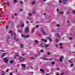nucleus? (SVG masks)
<instances>
[{"label":"nucleus","instance_id":"obj_31","mask_svg":"<svg viewBox=\"0 0 75 75\" xmlns=\"http://www.w3.org/2000/svg\"><path fill=\"white\" fill-rule=\"evenodd\" d=\"M56 42H57L58 41V39H56L55 40Z\"/></svg>","mask_w":75,"mask_h":75},{"label":"nucleus","instance_id":"obj_7","mask_svg":"<svg viewBox=\"0 0 75 75\" xmlns=\"http://www.w3.org/2000/svg\"><path fill=\"white\" fill-rule=\"evenodd\" d=\"M13 34L14 35V36H15L14 39H15V40H16L17 41H18L19 40L18 39L16 38V33H13Z\"/></svg>","mask_w":75,"mask_h":75},{"label":"nucleus","instance_id":"obj_40","mask_svg":"<svg viewBox=\"0 0 75 75\" xmlns=\"http://www.w3.org/2000/svg\"><path fill=\"white\" fill-rule=\"evenodd\" d=\"M22 55L23 56H25V54H22Z\"/></svg>","mask_w":75,"mask_h":75},{"label":"nucleus","instance_id":"obj_47","mask_svg":"<svg viewBox=\"0 0 75 75\" xmlns=\"http://www.w3.org/2000/svg\"><path fill=\"white\" fill-rule=\"evenodd\" d=\"M70 66L71 67H73V64H71Z\"/></svg>","mask_w":75,"mask_h":75},{"label":"nucleus","instance_id":"obj_28","mask_svg":"<svg viewBox=\"0 0 75 75\" xmlns=\"http://www.w3.org/2000/svg\"><path fill=\"white\" fill-rule=\"evenodd\" d=\"M35 41L36 42V43H38V42H38V40H35Z\"/></svg>","mask_w":75,"mask_h":75},{"label":"nucleus","instance_id":"obj_39","mask_svg":"<svg viewBox=\"0 0 75 75\" xmlns=\"http://www.w3.org/2000/svg\"><path fill=\"white\" fill-rule=\"evenodd\" d=\"M69 61L70 62V63H72V62L71 60H69Z\"/></svg>","mask_w":75,"mask_h":75},{"label":"nucleus","instance_id":"obj_56","mask_svg":"<svg viewBox=\"0 0 75 75\" xmlns=\"http://www.w3.org/2000/svg\"><path fill=\"white\" fill-rule=\"evenodd\" d=\"M19 26H20V25H18L17 26V27H19Z\"/></svg>","mask_w":75,"mask_h":75},{"label":"nucleus","instance_id":"obj_42","mask_svg":"<svg viewBox=\"0 0 75 75\" xmlns=\"http://www.w3.org/2000/svg\"><path fill=\"white\" fill-rule=\"evenodd\" d=\"M42 41H45V40H44V39H42Z\"/></svg>","mask_w":75,"mask_h":75},{"label":"nucleus","instance_id":"obj_25","mask_svg":"<svg viewBox=\"0 0 75 75\" xmlns=\"http://www.w3.org/2000/svg\"><path fill=\"white\" fill-rule=\"evenodd\" d=\"M6 4H7L8 6H10V4H9V2H7L6 3Z\"/></svg>","mask_w":75,"mask_h":75},{"label":"nucleus","instance_id":"obj_41","mask_svg":"<svg viewBox=\"0 0 75 75\" xmlns=\"http://www.w3.org/2000/svg\"><path fill=\"white\" fill-rule=\"evenodd\" d=\"M52 64H55V62H52Z\"/></svg>","mask_w":75,"mask_h":75},{"label":"nucleus","instance_id":"obj_2","mask_svg":"<svg viewBox=\"0 0 75 75\" xmlns=\"http://www.w3.org/2000/svg\"><path fill=\"white\" fill-rule=\"evenodd\" d=\"M3 60L6 63H7L8 62V59L7 57L4 58Z\"/></svg>","mask_w":75,"mask_h":75},{"label":"nucleus","instance_id":"obj_26","mask_svg":"<svg viewBox=\"0 0 75 75\" xmlns=\"http://www.w3.org/2000/svg\"><path fill=\"white\" fill-rule=\"evenodd\" d=\"M9 33H12V35H13V33L12 32V31H10V32H9Z\"/></svg>","mask_w":75,"mask_h":75},{"label":"nucleus","instance_id":"obj_21","mask_svg":"<svg viewBox=\"0 0 75 75\" xmlns=\"http://www.w3.org/2000/svg\"><path fill=\"white\" fill-rule=\"evenodd\" d=\"M40 71H42V72H43V73H44V70H42V69H41L40 70Z\"/></svg>","mask_w":75,"mask_h":75},{"label":"nucleus","instance_id":"obj_52","mask_svg":"<svg viewBox=\"0 0 75 75\" xmlns=\"http://www.w3.org/2000/svg\"><path fill=\"white\" fill-rule=\"evenodd\" d=\"M4 55H2V58H3V57H4Z\"/></svg>","mask_w":75,"mask_h":75},{"label":"nucleus","instance_id":"obj_8","mask_svg":"<svg viewBox=\"0 0 75 75\" xmlns=\"http://www.w3.org/2000/svg\"><path fill=\"white\" fill-rule=\"evenodd\" d=\"M68 0H65L64 1V0H60L59 1V3H62V2H65L66 1H67Z\"/></svg>","mask_w":75,"mask_h":75},{"label":"nucleus","instance_id":"obj_34","mask_svg":"<svg viewBox=\"0 0 75 75\" xmlns=\"http://www.w3.org/2000/svg\"><path fill=\"white\" fill-rule=\"evenodd\" d=\"M26 23L27 24H28V23H29V22L28 21H26Z\"/></svg>","mask_w":75,"mask_h":75},{"label":"nucleus","instance_id":"obj_43","mask_svg":"<svg viewBox=\"0 0 75 75\" xmlns=\"http://www.w3.org/2000/svg\"><path fill=\"white\" fill-rule=\"evenodd\" d=\"M29 16H31V13H29Z\"/></svg>","mask_w":75,"mask_h":75},{"label":"nucleus","instance_id":"obj_10","mask_svg":"<svg viewBox=\"0 0 75 75\" xmlns=\"http://www.w3.org/2000/svg\"><path fill=\"white\" fill-rule=\"evenodd\" d=\"M13 62H14V60H11L9 62L10 64H13Z\"/></svg>","mask_w":75,"mask_h":75},{"label":"nucleus","instance_id":"obj_16","mask_svg":"<svg viewBox=\"0 0 75 75\" xmlns=\"http://www.w3.org/2000/svg\"><path fill=\"white\" fill-rule=\"evenodd\" d=\"M47 54L48 55H50L51 54V53H50L49 52H47Z\"/></svg>","mask_w":75,"mask_h":75},{"label":"nucleus","instance_id":"obj_59","mask_svg":"<svg viewBox=\"0 0 75 75\" xmlns=\"http://www.w3.org/2000/svg\"><path fill=\"white\" fill-rule=\"evenodd\" d=\"M57 11H59V9H57Z\"/></svg>","mask_w":75,"mask_h":75},{"label":"nucleus","instance_id":"obj_53","mask_svg":"<svg viewBox=\"0 0 75 75\" xmlns=\"http://www.w3.org/2000/svg\"><path fill=\"white\" fill-rule=\"evenodd\" d=\"M3 4H6V3L5 2H3Z\"/></svg>","mask_w":75,"mask_h":75},{"label":"nucleus","instance_id":"obj_38","mask_svg":"<svg viewBox=\"0 0 75 75\" xmlns=\"http://www.w3.org/2000/svg\"><path fill=\"white\" fill-rule=\"evenodd\" d=\"M70 40H73V38H69Z\"/></svg>","mask_w":75,"mask_h":75},{"label":"nucleus","instance_id":"obj_36","mask_svg":"<svg viewBox=\"0 0 75 75\" xmlns=\"http://www.w3.org/2000/svg\"><path fill=\"white\" fill-rule=\"evenodd\" d=\"M20 11H23V10L22 9H21L20 10Z\"/></svg>","mask_w":75,"mask_h":75},{"label":"nucleus","instance_id":"obj_11","mask_svg":"<svg viewBox=\"0 0 75 75\" xmlns=\"http://www.w3.org/2000/svg\"><path fill=\"white\" fill-rule=\"evenodd\" d=\"M56 36H57L59 38L60 37V34H59V33H57L56 34Z\"/></svg>","mask_w":75,"mask_h":75},{"label":"nucleus","instance_id":"obj_48","mask_svg":"<svg viewBox=\"0 0 75 75\" xmlns=\"http://www.w3.org/2000/svg\"><path fill=\"white\" fill-rule=\"evenodd\" d=\"M21 4H23V2L22 1H21Z\"/></svg>","mask_w":75,"mask_h":75},{"label":"nucleus","instance_id":"obj_9","mask_svg":"<svg viewBox=\"0 0 75 75\" xmlns=\"http://www.w3.org/2000/svg\"><path fill=\"white\" fill-rule=\"evenodd\" d=\"M63 59V57H61V58H60L59 60V61L60 62H62V61L63 60V59Z\"/></svg>","mask_w":75,"mask_h":75},{"label":"nucleus","instance_id":"obj_6","mask_svg":"<svg viewBox=\"0 0 75 75\" xmlns=\"http://www.w3.org/2000/svg\"><path fill=\"white\" fill-rule=\"evenodd\" d=\"M21 65L22 67V68H23V69H24V68H25L26 67L25 64H21Z\"/></svg>","mask_w":75,"mask_h":75},{"label":"nucleus","instance_id":"obj_58","mask_svg":"<svg viewBox=\"0 0 75 75\" xmlns=\"http://www.w3.org/2000/svg\"><path fill=\"white\" fill-rule=\"evenodd\" d=\"M56 47H58V45H56Z\"/></svg>","mask_w":75,"mask_h":75},{"label":"nucleus","instance_id":"obj_3","mask_svg":"<svg viewBox=\"0 0 75 75\" xmlns=\"http://www.w3.org/2000/svg\"><path fill=\"white\" fill-rule=\"evenodd\" d=\"M29 29V28L28 27H26L25 29V33H28V32Z\"/></svg>","mask_w":75,"mask_h":75},{"label":"nucleus","instance_id":"obj_60","mask_svg":"<svg viewBox=\"0 0 75 75\" xmlns=\"http://www.w3.org/2000/svg\"><path fill=\"white\" fill-rule=\"evenodd\" d=\"M41 44H39V46H41Z\"/></svg>","mask_w":75,"mask_h":75},{"label":"nucleus","instance_id":"obj_24","mask_svg":"<svg viewBox=\"0 0 75 75\" xmlns=\"http://www.w3.org/2000/svg\"><path fill=\"white\" fill-rule=\"evenodd\" d=\"M24 23H22V27H24Z\"/></svg>","mask_w":75,"mask_h":75},{"label":"nucleus","instance_id":"obj_14","mask_svg":"<svg viewBox=\"0 0 75 75\" xmlns=\"http://www.w3.org/2000/svg\"><path fill=\"white\" fill-rule=\"evenodd\" d=\"M19 55L18 54L16 53V55H15V56L14 57V58H16V57H17V56H18Z\"/></svg>","mask_w":75,"mask_h":75},{"label":"nucleus","instance_id":"obj_17","mask_svg":"<svg viewBox=\"0 0 75 75\" xmlns=\"http://www.w3.org/2000/svg\"><path fill=\"white\" fill-rule=\"evenodd\" d=\"M8 28H9V25H6V29H8Z\"/></svg>","mask_w":75,"mask_h":75},{"label":"nucleus","instance_id":"obj_51","mask_svg":"<svg viewBox=\"0 0 75 75\" xmlns=\"http://www.w3.org/2000/svg\"><path fill=\"white\" fill-rule=\"evenodd\" d=\"M31 59H34V58L33 57H31Z\"/></svg>","mask_w":75,"mask_h":75},{"label":"nucleus","instance_id":"obj_63","mask_svg":"<svg viewBox=\"0 0 75 75\" xmlns=\"http://www.w3.org/2000/svg\"><path fill=\"white\" fill-rule=\"evenodd\" d=\"M31 68H33V67L32 66L31 67Z\"/></svg>","mask_w":75,"mask_h":75},{"label":"nucleus","instance_id":"obj_62","mask_svg":"<svg viewBox=\"0 0 75 75\" xmlns=\"http://www.w3.org/2000/svg\"><path fill=\"white\" fill-rule=\"evenodd\" d=\"M12 18L13 19L14 18V17L13 16H12Z\"/></svg>","mask_w":75,"mask_h":75},{"label":"nucleus","instance_id":"obj_54","mask_svg":"<svg viewBox=\"0 0 75 75\" xmlns=\"http://www.w3.org/2000/svg\"><path fill=\"white\" fill-rule=\"evenodd\" d=\"M59 45H61V46L62 45V44L61 43Z\"/></svg>","mask_w":75,"mask_h":75},{"label":"nucleus","instance_id":"obj_29","mask_svg":"<svg viewBox=\"0 0 75 75\" xmlns=\"http://www.w3.org/2000/svg\"><path fill=\"white\" fill-rule=\"evenodd\" d=\"M44 50H40V52H44Z\"/></svg>","mask_w":75,"mask_h":75},{"label":"nucleus","instance_id":"obj_30","mask_svg":"<svg viewBox=\"0 0 75 75\" xmlns=\"http://www.w3.org/2000/svg\"><path fill=\"white\" fill-rule=\"evenodd\" d=\"M57 71H59V70H60V69H59V68H57Z\"/></svg>","mask_w":75,"mask_h":75},{"label":"nucleus","instance_id":"obj_45","mask_svg":"<svg viewBox=\"0 0 75 75\" xmlns=\"http://www.w3.org/2000/svg\"><path fill=\"white\" fill-rule=\"evenodd\" d=\"M64 73H63L61 74V75H64Z\"/></svg>","mask_w":75,"mask_h":75},{"label":"nucleus","instance_id":"obj_4","mask_svg":"<svg viewBox=\"0 0 75 75\" xmlns=\"http://www.w3.org/2000/svg\"><path fill=\"white\" fill-rule=\"evenodd\" d=\"M21 35H22V36L23 37H24L25 38H28V37H30L29 35H28L26 36V35H23L22 34Z\"/></svg>","mask_w":75,"mask_h":75},{"label":"nucleus","instance_id":"obj_1","mask_svg":"<svg viewBox=\"0 0 75 75\" xmlns=\"http://www.w3.org/2000/svg\"><path fill=\"white\" fill-rule=\"evenodd\" d=\"M41 30V31H42V34L44 35H46L47 33H46L45 32H44V28H42Z\"/></svg>","mask_w":75,"mask_h":75},{"label":"nucleus","instance_id":"obj_32","mask_svg":"<svg viewBox=\"0 0 75 75\" xmlns=\"http://www.w3.org/2000/svg\"><path fill=\"white\" fill-rule=\"evenodd\" d=\"M57 27H60V26L59 25H57Z\"/></svg>","mask_w":75,"mask_h":75},{"label":"nucleus","instance_id":"obj_35","mask_svg":"<svg viewBox=\"0 0 75 75\" xmlns=\"http://www.w3.org/2000/svg\"><path fill=\"white\" fill-rule=\"evenodd\" d=\"M72 12L74 13V14H75V11H72Z\"/></svg>","mask_w":75,"mask_h":75},{"label":"nucleus","instance_id":"obj_12","mask_svg":"<svg viewBox=\"0 0 75 75\" xmlns=\"http://www.w3.org/2000/svg\"><path fill=\"white\" fill-rule=\"evenodd\" d=\"M44 59L45 60H46L47 61H48V60H52V59H47V58H44Z\"/></svg>","mask_w":75,"mask_h":75},{"label":"nucleus","instance_id":"obj_20","mask_svg":"<svg viewBox=\"0 0 75 75\" xmlns=\"http://www.w3.org/2000/svg\"><path fill=\"white\" fill-rule=\"evenodd\" d=\"M5 73V72L4 71H2V75H5L4 74Z\"/></svg>","mask_w":75,"mask_h":75},{"label":"nucleus","instance_id":"obj_57","mask_svg":"<svg viewBox=\"0 0 75 75\" xmlns=\"http://www.w3.org/2000/svg\"><path fill=\"white\" fill-rule=\"evenodd\" d=\"M3 55H6V53H3Z\"/></svg>","mask_w":75,"mask_h":75},{"label":"nucleus","instance_id":"obj_22","mask_svg":"<svg viewBox=\"0 0 75 75\" xmlns=\"http://www.w3.org/2000/svg\"><path fill=\"white\" fill-rule=\"evenodd\" d=\"M13 1L14 3H17V0H14Z\"/></svg>","mask_w":75,"mask_h":75},{"label":"nucleus","instance_id":"obj_27","mask_svg":"<svg viewBox=\"0 0 75 75\" xmlns=\"http://www.w3.org/2000/svg\"><path fill=\"white\" fill-rule=\"evenodd\" d=\"M34 29H33L32 30V32H31V33H34Z\"/></svg>","mask_w":75,"mask_h":75},{"label":"nucleus","instance_id":"obj_49","mask_svg":"<svg viewBox=\"0 0 75 75\" xmlns=\"http://www.w3.org/2000/svg\"><path fill=\"white\" fill-rule=\"evenodd\" d=\"M44 41H45V42H47V40H45Z\"/></svg>","mask_w":75,"mask_h":75},{"label":"nucleus","instance_id":"obj_44","mask_svg":"<svg viewBox=\"0 0 75 75\" xmlns=\"http://www.w3.org/2000/svg\"><path fill=\"white\" fill-rule=\"evenodd\" d=\"M8 71H9V70L7 69L6 71V72H8Z\"/></svg>","mask_w":75,"mask_h":75},{"label":"nucleus","instance_id":"obj_33","mask_svg":"<svg viewBox=\"0 0 75 75\" xmlns=\"http://www.w3.org/2000/svg\"><path fill=\"white\" fill-rule=\"evenodd\" d=\"M19 33H21L22 32V30H19Z\"/></svg>","mask_w":75,"mask_h":75},{"label":"nucleus","instance_id":"obj_64","mask_svg":"<svg viewBox=\"0 0 75 75\" xmlns=\"http://www.w3.org/2000/svg\"><path fill=\"white\" fill-rule=\"evenodd\" d=\"M56 75H59V74H57Z\"/></svg>","mask_w":75,"mask_h":75},{"label":"nucleus","instance_id":"obj_61","mask_svg":"<svg viewBox=\"0 0 75 75\" xmlns=\"http://www.w3.org/2000/svg\"><path fill=\"white\" fill-rule=\"evenodd\" d=\"M44 15H46V14L45 13H44Z\"/></svg>","mask_w":75,"mask_h":75},{"label":"nucleus","instance_id":"obj_46","mask_svg":"<svg viewBox=\"0 0 75 75\" xmlns=\"http://www.w3.org/2000/svg\"><path fill=\"white\" fill-rule=\"evenodd\" d=\"M17 13H15L14 14V15L15 16H17Z\"/></svg>","mask_w":75,"mask_h":75},{"label":"nucleus","instance_id":"obj_23","mask_svg":"<svg viewBox=\"0 0 75 75\" xmlns=\"http://www.w3.org/2000/svg\"><path fill=\"white\" fill-rule=\"evenodd\" d=\"M59 13L60 14H64V12L62 11L59 12Z\"/></svg>","mask_w":75,"mask_h":75},{"label":"nucleus","instance_id":"obj_50","mask_svg":"<svg viewBox=\"0 0 75 75\" xmlns=\"http://www.w3.org/2000/svg\"><path fill=\"white\" fill-rule=\"evenodd\" d=\"M10 74L11 75H13V73H10Z\"/></svg>","mask_w":75,"mask_h":75},{"label":"nucleus","instance_id":"obj_5","mask_svg":"<svg viewBox=\"0 0 75 75\" xmlns=\"http://www.w3.org/2000/svg\"><path fill=\"white\" fill-rule=\"evenodd\" d=\"M22 60V61H24L25 59H23L21 56H19V60Z\"/></svg>","mask_w":75,"mask_h":75},{"label":"nucleus","instance_id":"obj_15","mask_svg":"<svg viewBox=\"0 0 75 75\" xmlns=\"http://www.w3.org/2000/svg\"><path fill=\"white\" fill-rule=\"evenodd\" d=\"M21 48H23V47H24V45H23V44H21Z\"/></svg>","mask_w":75,"mask_h":75},{"label":"nucleus","instance_id":"obj_55","mask_svg":"<svg viewBox=\"0 0 75 75\" xmlns=\"http://www.w3.org/2000/svg\"><path fill=\"white\" fill-rule=\"evenodd\" d=\"M60 48H61L62 49V48H63V47H60Z\"/></svg>","mask_w":75,"mask_h":75},{"label":"nucleus","instance_id":"obj_18","mask_svg":"<svg viewBox=\"0 0 75 75\" xmlns=\"http://www.w3.org/2000/svg\"><path fill=\"white\" fill-rule=\"evenodd\" d=\"M47 38L50 40V41H52V39L48 37Z\"/></svg>","mask_w":75,"mask_h":75},{"label":"nucleus","instance_id":"obj_13","mask_svg":"<svg viewBox=\"0 0 75 75\" xmlns=\"http://www.w3.org/2000/svg\"><path fill=\"white\" fill-rule=\"evenodd\" d=\"M36 4V1H34L33 2H32V5H34V4Z\"/></svg>","mask_w":75,"mask_h":75},{"label":"nucleus","instance_id":"obj_37","mask_svg":"<svg viewBox=\"0 0 75 75\" xmlns=\"http://www.w3.org/2000/svg\"><path fill=\"white\" fill-rule=\"evenodd\" d=\"M36 28H38V27H39V26H38V25H37L36 26Z\"/></svg>","mask_w":75,"mask_h":75},{"label":"nucleus","instance_id":"obj_19","mask_svg":"<svg viewBox=\"0 0 75 75\" xmlns=\"http://www.w3.org/2000/svg\"><path fill=\"white\" fill-rule=\"evenodd\" d=\"M45 47H46V48H47V47H49V45H45Z\"/></svg>","mask_w":75,"mask_h":75}]
</instances>
